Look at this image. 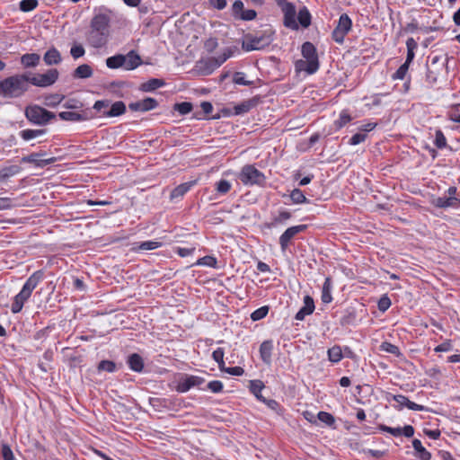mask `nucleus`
I'll return each mask as SVG.
<instances>
[{
    "label": "nucleus",
    "instance_id": "1",
    "mask_svg": "<svg viewBox=\"0 0 460 460\" xmlns=\"http://www.w3.org/2000/svg\"><path fill=\"white\" fill-rule=\"evenodd\" d=\"M277 5L283 13V25L293 31H297L299 26L302 28H308L312 22V15L307 9L304 6L299 9L297 13V21L296 20V5L287 0H274Z\"/></svg>",
    "mask_w": 460,
    "mask_h": 460
},
{
    "label": "nucleus",
    "instance_id": "2",
    "mask_svg": "<svg viewBox=\"0 0 460 460\" xmlns=\"http://www.w3.org/2000/svg\"><path fill=\"white\" fill-rule=\"evenodd\" d=\"M111 19L105 13L94 15L91 21L90 30L87 33V42L95 49L103 47L109 36Z\"/></svg>",
    "mask_w": 460,
    "mask_h": 460
},
{
    "label": "nucleus",
    "instance_id": "3",
    "mask_svg": "<svg viewBox=\"0 0 460 460\" xmlns=\"http://www.w3.org/2000/svg\"><path fill=\"white\" fill-rule=\"evenodd\" d=\"M29 75H14L0 82V96L4 98H19L29 89Z\"/></svg>",
    "mask_w": 460,
    "mask_h": 460
},
{
    "label": "nucleus",
    "instance_id": "4",
    "mask_svg": "<svg viewBox=\"0 0 460 460\" xmlns=\"http://www.w3.org/2000/svg\"><path fill=\"white\" fill-rule=\"evenodd\" d=\"M44 272L37 270L33 272L22 286L21 291L14 296L12 303L11 311L13 314H18L22 311L24 303L31 297L32 291L43 279Z\"/></svg>",
    "mask_w": 460,
    "mask_h": 460
},
{
    "label": "nucleus",
    "instance_id": "5",
    "mask_svg": "<svg viewBox=\"0 0 460 460\" xmlns=\"http://www.w3.org/2000/svg\"><path fill=\"white\" fill-rule=\"evenodd\" d=\"M275 31L271 28L262 30L255 35L247 34L243 41L242 48L247 52L263 49L272 43Z\"/></svg>",
    "mask_w": 460,
    "mask_h": 460
},
{
    "label": "nucleus",
    "instance_id": "6",
    "mask_svg": "<svg viewBox=\"0 0 460 460\" xmlns=\"http://www.w3.org/2000/svg\"><path fill=\"white\" fill-rule=\"evenodd\" d=\"M302 56L305 61L299 60L296 62V68L304 70L307 74H314L319 68V60L314 45L309 41L305 42L301 48Z\"/></svg>",
    "mask_w": 460,
    "mask_h": 460
},
{
    "label": "nucleus",
    "instance_id": "7",
    "mask_svg": "<svg viewBox=\"0 0 460 460\" xmlns=\"http://www.w3.org/2000/svg\"><path fill=\"white\" fill-rule=\"evenodd\" d=\"M24 115L29 122L38 126H46L56 118L55 113L37 104L28 105Z\"/></svg>",
    "mask_w": 460,
    "mask_h": 460
},
{
    "label": "nucleus",
    "instance_id": "8",
    "mask_svg": "<svg viewBox=\"0 0 460 460\" xmlns=\"http://www.w3.org/2000/svg\"><path fill=\"white\" fill-rule=\"evenodd\" d=\"M238 179L245 186H262L266 181L263 172L252 164H246L241 169Z\"/></svg>",
    "mask_w": 460,
    "mask_h": 460
},
{
    "label": "nucleus",
    "instance_id": "9",
    "mask_svg": "<svg viewBox=\"0 0 460 460\" xmlns=\"http://www.w3.org/2000/svg\"><path fill=\"white\" fill-rule=\"evenodd\" d=\"M351 19L347 13H342L339 18L338 24L332 33V40L336 43L342 44L344 42L345 36L351 30Z\"/></svg>",
    "mask_w": 460,
    "mask_h": 460
},
{
    "label": "nucleus",
    "instance_id": "10",
    "mask_svg": "<svg viewBox=\"0 0 460 460\" xmlns=\"http://www.w3.org/2000/svg\"><path fill=\"white\" fill-rule=\"evenodd\" d=\"M457 188L456 186H451L447 189V194L445 197H438L433 200V205L439 208H460V199L456 197Z\"/></svg>",
    "mask_w": 460,
    "mask_h": 460
},
{
    "label": "nucleus",
    "instance_id": "11",
    "mask_svg": "<svg viewBox=\"0 0 460 460\" xmlns=\"http://www.w3.org/2000/svg\"><path fill=\"white\" fill-rule=\"evenodd\" d=\"M59 75L57 69H49L45 74L29 76V83L38 87H48L56 83Z\"/></svg>",
    "mask_w": 460,
    "mask_h": 460
},
{
    "label": "nucleus",
    "instance_id": "12",
    "mask_svg": "<svg viewBox=\"0 0 460 460\" xmlns=\"http://www.w3.org/2000/svg\"><path fill=\"white\" fill-rule=\"evenodd\" d=\"M231 14L234 19L242 21H252L257 17V12L255 10H244L243 3L241 0H235L233 3Z\"/></svg>",
    "mask_w": 460,
    "mask_h": 460
},
{
    "label": "nucleus",
    "instance_id": "13",
    "mask_svg": "<svg viewBox=\"0 0 460 460\" xmlns=\"http://www.w3.org/2000/svg\"><path fill=\"white\" fill-rule=\"evenodd\" d=\"M203 383V377L185 375L184 376L179 379L176 385V391L178 393H186L192 387L199 386Z\"/></svg>",
    "mask_w": 460,
    "mask_h": 460
},
{
    "label": "nucleus",
    "instance_id": "14",
    "mask_svg": "<svg viewBox=\"0 0 460 460\" xmlns=\"http://www.w3.org/2000/svg\"><path fill=\"white\" fill-rule=\"evenodd\" d=\"M391 397L396 402V404L393 406L397 411H402L404 407H407L408 409L412 411H427V408L425 406L410 401L405 395L392 394Z\"/></svg>",
    "mask_w": 460,
    "mask_h": 460
},
{
    "label": "nucleus",
    "instance_id": "15",
    "mask_svg": "<svg viewBox=\"0 0 460 460\" xmlns=\"http://www.w3.org/2000/svg\"><path fill=\"white\" fill-rule=\"evenodd\" d=\"M306 229L305 225H299L288 227L279 237V244L282 252H285L295 235L305 231Z\"/></svg>",
    "mask_w": 460,
    "mask_h": 460
},
{
    "label": "nucleus",
    "instance_id": "16",
    "mask_svg": "<svg viewBox=\"0 0 460 460\" xmlns=\"http://www.w3.org/2000/svg\"><path fill=\"white\" fill-rule=\"evenodd\" d=\"M158 106V102L152 97H146L143 100L130 102L128 108L132 111L146 112L155 109Z\"/></svg>",
    "mask_w": 460,
    "mask_h": 460
},
{
    "label": "nucleus",
    "instance_id": "17",
    "mask_svg": "<svg viewBox=\"0 0 460 460\" xmlns=\"http://www.w3.org/2000/svg\"><path fill=\"white\" fill-rule=\"evenodd\" d=\"M378 429L381 431L393 435L394 437L404 436L406 438H411L414 435V428L411 425H405L403 428H392L385 424H380Z\"/></svg>",
    "mask_w": 460,
    "mask_h": 460
},
{
    "label": "nucleus",
    "instance_id": "18",
    "mask_svg": "<svg viewBox=\"0 0 460 460\" xmlns=\"http://www.w3.org/2000/svg\"><path fill=\"white\" fill-rule=\"evenodd\" d=\"M314 308L315 307L314 299L310 296H305L304 297V305L296 313L295 319L298 321H303L305 318V316L313 314Z\"/></svg>",
    "mask_w": 460,
    "mask_h": 460
},
{
    "label": "nucleus",
    "instance_id": "19",
    "mask_svg": "<svg viewBox=\"0 0 460 460\" xmlns=\"http://www.w3.org/2000/svg\"><path fill=\"white\" fill-rule=\"evenodd\" d=\"M42 155L40 153H32L30 155H27L22 158V161L25 163H30L35 164L37 167H44L46 165L51 164L57 161L56 157H50L47 159H40Z\"/></svg>",
    "mask_w": 460,
    "mask_h": 460
},
{
    "label": "nucleus",
    "instance_id": "20",
    "mask_svg": "<svg viewBox=\"0 0 460 460\" xmlns=\"http://www.w3.org/2000/svg\"><path fill=\"white\" fill-rule=\"evenodd\" d=\"M124 68L126 70H133L139 66L142 63L140 56L134 50L124 55Z\"/></svg>",
    "mask_w": 460,
    "mask_h": 460
},
{
    "label": "nucleus",
    "instance_id": "21",
    "mask_svg": "<svg viewBox=\"0 0 460 460\" xmlns=\"http://www.w3.org/2000/svg\"><path fill=\"white\" fill-rule=\"evenodd\" d=\"M257 105V101L255 99H250L242 102L239 104H236L233 108V115H242L244 113L249 112L252 108H254Z\"/></svg>",
    "mask_w": 460,
    "mask_h": 460
},
{
    "label": "nucleus",
    "instance_id": "22",
    "mask_svg": "<svg viewBox=\"0 0 460 460\" xmlns=\"http://www.w3.org/2000/svg\"><path fill=\"white\" fill-rule=\"evenodd\" d=\"M272 350H273V342L272 341H264L261 346H260V355L261 360L266 363L270 364L271 361V356H272Z\"/></svg>",
    "mask_w": 460,
    "mask_h": 460
},
{
    "label": "nucleus",
    "instance_id": "23",
    "mask_svg": "<svg viewBox=\"0 0 460 460\" xmlns=\"http://www.w3.org/2000/svg\"><path fill=\"white\" fill-rule=\"evenodd\" d=\"M109 111H103L104 117H117L126 112V105L122 101H118L113 103L111 102Z\"/></svg>",
    "mask_w": 460,
    "mask_h": 460
},
{
    "label": "nucleus",
    "instance_id": "24",
    "mask_svg": "<svg viewBox=\"0 0 460 460\" xmlns=\"http://www.w3.org/2000/svg\"><path fill=\"white\" fill-rule=\"evenodd\" d=\"M93 70L88 64H82L78 66L73 72L72 76L75 79H87L92 77Z\"/></svg>",
    "mask_w": 460,
    "mask_h": 460
},
{
    "label": "nucleus",
    "instance_id": "25",
    "mask_svg": "<svg viewBox=\"0 0 460 460\" xmlns=\"http://www.w3.org/2000/svg\"><path fill=\"white\" fill-rule=\"evenodd\" d=\"M58 117L66 121H83L88 119V116L84 112L79 111H61Z\"/></svg>",
    "mask_w": 460,
    "mask_h": 460
},
{
    "label": "nucleus",
    "instance_id": "26",
    "mask_svg": "<svg viewBox=\"0 0 460 460\" xmlns=\"http://www.w3.org/2000/svg\"><path fill=\"white\" fill-rule=\"evenodd\" d=\"M46 65H58L62 61L61 54L56 48L49 49L43 57Z\"/></svg>",
    "mask_w": 460,
    "mask_h": 460
},
{
    "label": "nucleus",
    "instance_id": "27",
    "mask_svg": "<svg viewBox=\"0 0 460 460\" xmlns=\"http://www.w3.org/2000/svg\"><path fill=\"white\" fill-rule=\"evenodd\" d=\"M216 63V57L208 58L206 59H201L198 63V66L199 70L202 71L204 75H210L215 69L219 67L218 66L215 65Z\"/></svg>",
    "mask_w": 460,
    "mask_h": 460
},
{
    "label": "nucleus",
    "instance_id": "28",
    "mask_svg": "<svg viewBox=\"0 0 460 460\" xmlns=\"http://www.w3.org/2000/svg\"><path fill=\"white\" fill-rule=\"evenodd\" d=\"M195 182H196L195 181L184 182V183H181V184L178 185L177 187H175L170 194L171 199L182 198L190 190V188L195 184Z\"/></svg>",
    "mask_w": 460,
    "mask_h": 460
},
{
    "label": "nucleus",
    "instance_id": "29",
    "mask_svg": "<svg viewBox=\"0 0 460 460\" xmlns=\"http://www.w3.org/2000/svg\"><path fill=\"white\" fill-rule=\"evenodd\" d=\"M128 365L129 368L135 372L139 373L144 369V360L137 353H133L128 357Z\"/></svg>",
    "mask_w": 460,
    "mask_h": 460
},
{
    "label": "nucleus",
    "instance_id": "30",
    "mask_svg": "<svg viewBox=\"0 0 460 460\" xmlns=\"http://www.w3.org/2000/svg\"><path fill=\"white\" fill-rule=\"evenodd\" d=\"M412 447L415 450V455L420 460H430L431 454L422 446L420 439L414 438L412 440Z\"/></svg>",
    "mask_w": 460,
    "mask_h": 460
},
{
    "label": "nucleus",
    "instance_id": "31",
    "mask_svg": "<svg viewBox=\"0 0 460 460\" xmlns=\"http://www.w3.org/2000/svg\"><path fill=\"white\" fill-rule=\"evenodd\" d=\"M40 60V56L37 53L24 54L21 57V64L26 68L37 66Z\"/></svg>",
    "mask_w": 460,
    "mask_h": 460
},
{
    "label": "nucleus",
    "instance_id": "32",
    "mask_svg": "<svg viewBox=\"0 0 460 460\" xmlns=\"http://www.w3.org/2000/svg\"><path fill=\"white\" fill-rule=\"evenodd\" d=\"M165 84V82L162 79L152 78L140 85V90L145 93L153 92Z\"/></svg>",
    "mask_w": 460,
    "mask_h": 460
},
{
    "label": "nucleus",
    "instance_id": "33",
    "mask_svg": "<svg viewBox=\"0 0 460 460\" xmlns=\"http://www.w3.org/2000/svg\"><path fill=\"white\" fill-rule=\"evenodd\" d=\"M332 279H331V278L328 277L325 279L324 283L323 285V288H322L321 299H322L323 303L329 304L332 301Z\"/></svg>",
    "mask_w": 460,
    "mask_h": 460
},
{
    "label": "nucleus",
    "instance_id": "34",
    "mask_svg": "<svg viewBox=\"0 0 460 460\" xmlns=\"http://www.w3.org/2000/svg\"><path fill=\"white\" fill-rule=\"evenodd\" d=\"M328 359L332 363H338L343 358V349L339 345H334L327 350Z\"/></svg>",
    "mask_w": 460,
    "mask_h": 460
},
{
    "label": "nucleus",
    "instance_id": "35",
    "mask_svg": "<svg viewBox=\"0 0 460 460\" xmlns=\"http://www.w3.org/2000/svg\"><path fill=\"white\" fill-rule=\"evenodd\" d=\"M407 56L405 64L410 66L415 57V49L418 48V44L413 38H409L406 40Z\"/></svg>",
    "mask_w": 460,
    "mask_h": 460
},
{
    "label": "nucleus",
    "instance_id": "36",
    "mask_svg": "<svg viewBox=\"0 0 460 460\" xmlns=\"http://www.w3.org/2000/svg\"><path fill=\"white\" fill-rule=\"evenodd\" d=\"M47 130L40 128V129H23L20 131L19 135L24 141H29L32 138L40 137L44 134H46Z\"/></svg>",
    "mask_w": 460,
    "mask_h": 460
},
{
    "label": "nucleus",
    "instance_id": "37",
    "mask_svg": "<svg viewBox=\"0 0 460 460\" xmlns=\"http://www.w3.org/2000/svg\"><path fill=\"white\" fill-rule=\"evenodd\" d=\"M124 55L118 54L106 59V66L111 69L124 67Z\"/></svg>",
    "mask_w": 460,
    "mask_h": 460
},
{
    "label": "nucleus",
    "instance_id": "38",
    "mask_svg": "<svg viewBox=\"0 0 460 460\" xmlns=\"http://www.w3.org/2000/svg\"><path fill=\"white\" fill-rule=\"evenodd\" d=\"M438 74L439 71L438 68L427 67L425 82L429 88L433 87L437 84Z\"/></svg>",
    "mask_w": 460,
    "mask_h": 460
},
{
    "label": "nucleus",
    "instance_id": "39",
    "mask_svg": "<svg viewBox=\"0 0 460 460\" xmlns=\"http://www.w3.org/2000/svg\"><path fill=\"white\" fill-rule=\"evenodd\" d=\"M290 199L296 204L309 202L300 189H294L290 193Z\"/></svg>",
    "mask_w": 460,
    "mask_h": 460
},
{
    "label": "nucleus",
    "instance_id": "40",
    "mask_svg": "<svg viewBox=\"0 0 460 460\" xmlns=\"http://www.w3.org/2000/svg\"><path fill=\"white\" fill-rule=\"evenodd\" d=\"M38 4V0H22L19 3V8L22 12L28 13L36 9Z\"/></svg>",
    "mask_w": 460,
    "mask_h": 460
},
{
    "label": "nucleus",
    "instance_id": "41",
    "mask_svg": "<svg viewBox=\"0 0 460 460\" xmlns=\"http://www.w3.org/2000/svg\"><path fill=\"white\" fill-rule=\"evenodd\" d=\"M217 264V261L213 256H204L202 258H199L196 262L195 265L197 266H208L211 268H216Z\"/></svg>",
    "mask_w": 460,
    "mask_h": 460
},
{
    "label": "nucleus",
    "instance_id": "42",
    "mask_svg": "<svg viewBox=\"0 0 460 460\" xmlns=\"http://www.w3.org/2000/svg\"><path fill=\"white\" fill-rule=\"evenodd\" d=\"M65 99L64 95L61 94H50L45 98V104L49 107H56L60 104Z\"/></svg>",
    "mask_w": 460,
    "mask_h": 460
},
{
    "label": "nucleus",
    "instance_id": "43",
    "mask_svg": "<svg viewBox=\"0 0 460 460\" xmlns=\"http://www.w3.org/2000/svg\"><path fill=\"white\" fill-rule=\"evenodd\" d=\"M215 186L216 190L219 194H226L232 188V184L230 183V181L225 179H221L220 181L216 182Z\"/></svg>",
    "mask_w": 460,
    "mask_h": 460
},
{
    "label": "nucleus",
    "instance_id": "44",
    "mask_svg": "<svg viewBox=\"0 0 460 460\" xmlns=\"http://www.w3.org/2000/svg\"><path fill=\"white\" fill-rule=\"evenodd\" d=\"M173 110L178 111L181 115H187L192 111V104L188 102L175 103Z\"/></svg>",
    "mask_w": 460,
    "mask_h": 460
},
{
    "label": "nucleus",
    "instance_id": "45",
    "mask_svg": "<svg viewBox=\"0 0 460 460\" xmlns=\"http://www.w3.org/2000/svg\"><path fill=\"white\" fill-rule=\"evenodd\" d=\"M380 350L387 352V353H391V354L395 355V356H400L401 355L399 348L396 345L392 344V343L387 342V341H384V342L381 343Z\"/></svg>",
    "mask_w": 460,
    "mask_h": 460
},
{
    "label": "nucleus",
    "instance_id": "46",
    "mask_svg": "<svg viewBox=\"0 0 460 460\" xmlns=\"http://www.w3.org/2000/svg\"><path fill=\"white\" fill-rule=\"evenodd\" d=\"M233 82L235 84L250 86L253 84L252 81L245 79V74L243 72H235L233 76Z\"/></svg>",
    "mask_w": 460,
    "mask_h": 460
},
{
    "label": "nucleus",
    "instance_id": "47",
    "mask_svg": "<svg viewBox=\"0 0 460 460\" xmlns=\"http://www.w3.org/2000/svg\"><path fill=\"white\" fill-rule=\"evenodd\" d=\"M161 245H162L161 242L145 241V242H141L138 244L137 249L141 250V251H151V250H155V249L161 247Z\"/></svg>",
    "mask_w": 460,
    "mask_h": 460
},
{
    "label": "nucleus",
    "instance_id": "48",
    "mask_svg": "<svg viewBox=\"0 0 460 460\" xmlns=\"http://www.w3.org/2000/svg\"><path fill=\"white\" fill-rule=\"evenodd\" d=\"M264 385L261 381H252L251 382V390L254 394V395L261 401L266 402V399L261 395V392L263 389Z\"/></svg>",
    "mask_w": 460,
    "mask_h": 460
},
{
    "label": "nucleus",
    "instance_id": "49",
    "mask_svg": "<svg viewBox=\"0 0 460 460\" xmlns=\"http://www.w3.org/2000/svg\"><path fill=\"white\" fill-rule=\"evenodd\" d=\"M434 145L438 149H443V148H445L447 146L446 137H445L444 133L440 129H438L436 131V133H435Z\"/></svg>",
    "mask_w": 460,
    "mask_h": 460
},
{
    "label": "nucleus",
    "instance_id": "50",
    "mask_svg": "<svg viewBox=\"0 0 460 460\" xmlns=\"http://www.w3.org/2000/svg\"><path fill=\"white\" fill-rule=\"evenodd\" d=\"M85 54V49L81 44L74 43L70 49V55L74 59L82 58Z\"/></svg>",
    "mask_w": 460,
    "mask_h": 460
},
{
    "label": "nucleus",
    "instance_id": "51",
    "mask_svg": "<svg viewBox=\"0 0 460 460\" xmlns=\"http://www.w3.org/2000/svg\"><path fill=\"white\" fill-rule=\"evenodd\" d=\"M83 106V103L75 99H69L63 104L64 108L73 110L72 111H81Z\"/></svg>",
    "mask_w": 460,
    "mask_h": 460
},
{
    "label": "nucleus",
    "instance_id": "52",
    "mask_svg": "<svg viewBox=\"0 0 460 460\" xmlns=\"http://www.w3.org/2000/svg\"><path fill=\"white\" fill-rule=\"evenodd\" d=\"M224 355L225 351L222 348H217L212 353V358L218 364L219 369L223 368L225 365Z\"/></svg>",
    "mask_w": 460,
    "mask_h": 460
},
{
    "label": "nucleus",
    "instance_id": "53",
    "mask_svg": "<svg viewBox=\"0 0 460 460\" xmlns=\"http://www.w3.org/2000/svg\"><path fill=\"white\" fill-rule=\"evenodd\" d=\"M350 120V115L346 111H342L340 114L339 119L335 121V126L340 129L348 124Z\"/></svg>",
    "mask_w": 460,
    "mask_h": 460
},
{
    "label": "nucleus",
    "instance_id": "54",
    "mask_svg": "<svg viewBox=\"0 0 460 460\" xmlns=\"http://www.w3.org/2000/svg\"><path fill=\"white\" fill-rule=\"evenodd\" d=\"M317 418L320 421L325 423L328 426H332L335 422L334 417L331 413L326 411H319L317 414Z\"/></svg>",
    "mask_w": 460,
    "mask_h": 460
},
{
    "label": "nucleus",
    "instance_id": "55",
    "mask_svg": "<svg viewBox=\"0 0 460 460\" xmlns=\"http://www.w3.org/2000/svg\"><path fill=\"white\" fill-rule=\"evenodd\" d=\"M268 306H261L252 313L251 318L252 321H259L263 319L268 314Z\"/></svg>",
    "mask_w": 460,
    "mask_h": 460
},
{
    "label": "nucleus",
    "instance_id": "56",
    "mask_svg": "<svg viewBox=\"0 0 460 460\" xmlns=\"http://www.w3.org/2000/svg\"><path fill=\"white\" fill-rule=\"evenodd\" d=\"M408 65L403 63L399 66V68L395 71V73L392 75L393 79L394 80H403L405 78V75L409 70Z\"/></svg>",
    "mask_w": 460,
    "mask_h": 460
},
{
    "label": "nucleus",
    "instance_id": "57",
    "mask_svg": "<svg viewBox=\"0 0 460 460\" xmlns=\"http://www.w3.org/2000/svg\"><path fill=\"white\" fill-rule=\"evenodd\" d=\"M98 369L112 373L116 369V365L113 361L111 360H102L98 365Z\"/></svg>",
    "mask_w": 460,
    "mask_h": 460
},
{
    "label": "nucleus",
    "instance_id": "58",
    "mask_svg": "<svg viewBox=\"0 0 460 460\" xmlns=\"http://www.w3.org/2000/svg\"><path fill=\"white\" fill-rule=\"evenodd\" d=\"M110 105H111V101L99 100V101H96L95 103L93 104V109L96 111L101 112L103 115L104 111H109Z\"/></svg>",
    "mask_w": 460,
    "mask_h": 460
},
{
    "label": "nucleus",
    "instance_id": "59",
    "mask_svg": "<svg viewBox=\"0 0 460 460\" xmlns=\"http://www.w3.org/2000/svg\"><path fill=\"white\" fill-rule=\"evenodd\" d=\"M221 371L225 372V373H227L231 376H243V373H244V370L243 367H223V368L220 369Z\"/></svg>",
    "mask_w": 460,
    "mask_h": 460
},
{
    "label": "nucleus",
    "instance_id": "60",
    "mask_svg": "<svg viewBox=\"0 0 460 460\" xmlns=\"http://www.w3.org/2000/svg\"><path fill=\"white\" fill-rule=\"evenodd\" d=\"M290 217H291L290 212H288L287 210L281 211V212H279V216L276 217L273 219V222L271 223V226H276L278 224H282L285 221L288 220Z\"/></svg>",
    "mask_w": 460,
    "mask_h": 460
},
{
    "label": "nucleus",
    "instance_id": "61",
    "mask_svg": "<svg viewBox=\"0 0 460 460\" xmlns=\"http://www.w3.org/2000/svg\"><path fill=\"white\" fill-rule=\"evenodd\" d=\"M453 349V343L451 340H447L441 344L438 345L434 350L436 352H447Z\"/></svg>",
    "mask_w": 460,
    "mask_h": 460
},
{
    "label": "nucleus",
    "instance_id": "62",
    "mask_svg": "<svg viewBox=\"0 0 460 460\" xmlns=\"http://www.w3.org/2000/svg\"><path fill=\"white\" fill-rule=\"evenodd\" d=\"M366 138H367L366 133L358 132L351 137L349 143L351 146H356V145H358V144L364 142L366 140Z\"/></svg>",
    "mask_w": 460,
    "mask_h": 460
},
{
    "label": "nucleus",
    "instance_id": "63",
    "mask_svg": "<svg viewBox=\"0 0 460 460\" xmlns=\"http://www.w3.org/2000/svg\"><path fill=\"white\" fill-rule=\"evenodd\" d=\"M223 383L219 380H213L208 384V388L213 393H220L223 390Z\"/></svg>",
    "mask_w": 460,
    "mask_h": 460
},
{
    "label": "nucleus",
    "instance_id": "64",
    "mask_svg": "<svg viewBox=\"0 0 460 460\" xmlns=\"http://www.w3.org/2000/svg\"><path fill=\"white\" fill-rule=\"evenodd\" d=\"M2 456L4 460H14L13 453L11 447L6 444L2 446Z\"/></svg>",
    "mask_w": 460,
    "mask_h": 460
}]
</instances>
